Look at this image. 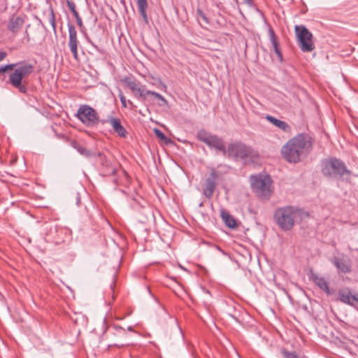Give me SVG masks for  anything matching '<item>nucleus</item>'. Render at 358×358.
<instances>
[{"instance_id":"f257e3e1","label":"nucleus","mask_w":358,"mask_h":358,"mask_svg":"<svg viewBox=\"0 0 358 358\" xmlns=\"http://www.w3.org/2000/svg\"><path fill=\"white\" fill-rule=\"evenodd\" d=\"M312 148V138L308 134L302 133L290 138L281 148L280 153L286 162L296 164L305 159Z\"/></svg>"},{"instance_id":"f03ea898","label":"nucleus","mask_w":358,"mask_h":358,"mask_svg":"<svg viewBox=\"0 0 358 358\" xmlns=\"http://www.w3.org/2000/svg\"><path fill=\"white\" fill-rule=\"evenodd\" d=\"M303 210L298 207L286 206L278 208L273 214L274 220L278 226L283 231H289L294 226L298 217H300Z\"/></svg>"},{"instance_id":"7ed1b4c3","label":"nucleus","mask_w":358,"mask_h":358,"mask_svg":"<svg viewBox=\"0 0 358 358\" xmlns=\"http://www.w3.org/2000/svg\"><path fill=\"white\" fill-rule=\"evenodd\" d=\"M16 64V68L14 71L10 73L8 83L13 87L17 89L20 93L26 94L27 92V88L22 84V79L24 77L29 76L34 72V66L24 61Z\"/></svg>"},{"instance_id":"20e7f679","label":"nucleus","mask_w":358,"mask_h":358,"mask_svg":"<svg viewBox=\"0 0 358 358\" xmlns=\"http://www.w3.org/2000/svg\"><path fill=\"white\" fill-rule=\"evenodd\" d=\"M321 171L324 176L329 178H335L351 174V171L348 169L345 163L336 157L323 159L321 162Z\"/></svg>"},{"instance_id":"39448f33","label":"nucleus","mask_w":358,"mask_h":358,"mask_svg":"<svg viewBox=\"0 0 358 358\" xmlns=\"http://www.w3.org/2000/svg\"><path fill=\"white\" fill-rule=\"evenodd\" d=\"M251 187L255 194L262 200H268L273 192L272 180L269 176H251Z\"/></svg>"},{"instance_id":"423d86ee","label":"nucleus","mask_w":358,"mask_h":358,"mask_svg":"<svg viewBox=\"0 0 358 358\" xmlns=\"http://www.w3.org/2000/svg\"><path fill=\"white\" fill-rule=\"evenodd\" d=\"M75 116L89 128L96 127L100 122V118L96 110L87 104L80 105Z\"/></svg>"},{"instance_id":"0eeeda50","label":"nucleus","mask_w":358,"mask_h":358,"mask_svg":"<svg viewBox=\"0 0 358 358\" xmlns=\"http://www.w3.org/2000/svg\"><path fill=\"white\" fill-rule=\"evenodd\" d=\"M196 138L199 141L206 143L209 148L221 152L224 155H227L225 144L222 138L218 136L207 132L204 129H201L197 132Z\"/></svg>"},{"instance_id":"6e6552de","label":"nucleus","mask_w":358,"mask_h":358,"mask_svg":"<svg viewBox=\"0 0 358 358\" xmlns=\"http://www.w3.org/2000/svg\"><path fill=\"white\" fill-rule=\"evenodd\" d=\"M295 32L299 48L303 52H310L315 49L313 34L303 25H296Z\"/></svg>"},{"instance_id":"1a4fd4ad","label":"nucleus","mask_w":358,"mask_h":358,"mask_svg":"<svg viewBox=\"0 0 358 358\" xmlns=\"http://www.w3.org/2000/svg\"><path fill=\"white\" fill-rule=\"evenodd\" d=\"M227 154L229 157L244 159L253 156V150L250 146H248L240 141H236L229 144Z\"/></svg>"},{"instance_id":"9d476101","label":"nucleus","mask_w":358,"mask_h":358,"mask_svg":"<svg viewBox=\"0 0 358 358\" xmlns=\"http://www.w3.org/2000/svg\"><path fill=\"white\" fill-rule=\"evenodd\" d=\"M45 238L47 241L59 245L64 241L68 230L58 226L55 223H50L46 227Z\"/></svg>"},{"instance_id":"9b49d317","label":"nucleus","mask_w":358,"mask_h":358,"mask_svg":"<svg viewBox=\"0 0 358 358\" xmlns=\"http://www.w3.org/2000/svg\"><path fill=\"white\" fill-rule=\"evenodd\" d=\"M122 82L131 91L134 97L141 100L142 101H145L148 100V96L150 94H147V92H151V90H144L143 87L140 86L139 83H138L135 79H133L130 77H125L122 80Z\"/></svg>"},{"instance_id":"f8f14e48","label":"nucleus","mask_w":358,"mask_h":358,"mask_svg":"<svg viewBox=\"0 0 358 358\" xmlns=\"http://www.w3.org/2000/svg\"><path fill=\"white\" fill-rule=\"evenodd\" d=\"M27 15L24 14H13L10 16L6 27L13 34H17L23 27Z\"/></svg>"},{"instance_id":"ddd939ff","label":"nucleus","mask_w":358,"mask_h":358,"mask_svg":"<svg viewBox=\"0 0 358 358\" xmlns=\"http://www.w3.org/2000/svg\"><path fill=\"white\" fill-rule=\"evenodd\" d=\"M68 31H69V41L68 45L69 48L74 57L75 59H78V45L80 42L78 38L77 31L74 27V25L71 23H68Z\"/></svg>"},{"instance_id":"4468645a","label":"nucleus","mask_w":358,"mask_h":358,"mask_svg":"<svg viewBox=\"0 0 358 358\" xmlns=\"http://www.w3.org/2000/svg\"><path fill=\"white\" fill-rule=\"evenodd\" d=\"M331 262L342 273H349L352 271L351 260L344 254H342L341 256L334 257L331 259Z\"/></svg>"},{"instance_id":"2eb2a0df","label":"nucleus","mask_w":358,"mask_h":358,"mask_svg":"<svg viewBox=\"0 0 358 358\" xmlns=\"http://www.w3.org/2000/svg\"><path fill=\"white\" fill-rule=\"evenodd\" d=\"M339 300L345 304L354 306L358 303V292H352L349 287H344L338 290Z\"/></svg>"},{"instance_id":"dca6fc26","label":"nucleus","mask_w":358,"mask_h":358,"mask_svg":"<svg viewBox=\"0 0 358 358\" xmlns=\"http://www.w3.org/2000/svg\"><path fill=\"white\" fill-rule=\"evenodd\" d=\"M217 178V173L216 171H213L210 173V177L206 180L205 188L203 189V194L208 199H210L213 194L216 187Z\"/></svg>"},{"instance_id":"f3484780","label":"nucleus","mask_w":358,"mask_h":358,"mask_svg":"<svg viewBox=\"0 0 358 358\" xmlns=\"http://www.w3.org/2000/svg\"><path fill=\"white\" fill-rule=\"evenodd\" d=\"M310 279L313 280L315 285L322 290H323L327 295L332 294L329 287V282L327 279L319 274L311 273Z\"/></svg>"},{"instance_id":"a211bd4d","label":"nucleus","mask_w":358,"mask_h":358,"mask_svg":"<svg viewBox=\"0 0 358 358\" xmlns=\"http://www.w3.org/2000/svg\"><path fill=\"white\" fill-rule=\"evenodd\" d=\"M109 124L112 127L113 131L121 138H126L127 136V131L126 129L122 125L121 121L118 117L114 116H109Z\"/></svg>"},{"instance_id":"6ab92c4d","label":"nucleus","mask_w":358,"mask_h":358,"mask_svg":"<svg viewBox=\"0 0 358 358\" xmlns=\"http://www.w3.org/2000/svg\"><path fill=\"white\" fill-rule=\"evenodd\" d=\"M266 119L273 125L278 127L279 129L284 132L289 133L291 131V127L285 121L277 119L271 115H266Z\"/></svg>"},{"instance_id":"aec40b11","label":"nucleus","mask_w":358,"mask_h":358,"mask_svg":"<svg viewBox=\"0 0 358 358\" xmlns=\"http://www.w3.org/2000/svg\"><path fill=\"white\" fill-rule=\"evenodd\" d=\"M72 148H73L76 151L81 155L82 156L86 158H91L96 155V152H93L86 148L85 146L82 145L80 143L76 141H71L70 143Z\"/></svg>"},{"instance_id":"412c9836","label":"nucleus","mask_w":358,"mask_h":358,"mask_svg":"<svg viewBox=\"0 0 358 358\" xmlns=\"http://www.w3.org/2000/svg\"><path fill=\"white\" fill-rule=\"evenodd\" d=\"M147 94H150L149 96H150V100L157 101V104L159 106H165L168 105L167 100L160 94L152 90L151 92H147ZM148 101H150V99H148Z\"/></svg>"},{"instance_id":"4be33fe9","label":"nucleus","mask_w":358,"mask_h":358,"mask_svg":"<svg viewBox=\"0 0 358 358\" xmlns=\"http://www.w3.org/2000/svg\"><path fill=\"white\" fill-rule=\"evenodd\" d=\"M221 217L225 224L230 228H234L236 223L235 219L225 210H222L220 213Z\"/></svg>"},{"instance_id":"5701e85b","label":"nucleus","mask_w":358,"mask_h":358,"mask_svg":"<svg viewBox=\"0 0 358 358\" xmlns=\"http://www.w3.org/2000/svg\"><path fill=\"white\" fill-rule=\"evenodd\" d=\"M269 34H270V40L272 43V45L273 47L274 51L276 53V55H278V57H279L280 60L282 61V55L280 49L279 48L277 38H276L273 29H269Z\"/></svg>"},{"instance_id":"b1692460","label":"nucleus","mask_w":358,"mask_h":358,"mask_svg":"<svg viewBox=\"0 0 358 358\" xmlns=\"http://www.w3.org/2000/svg\"><path fill=\"white\" fill-rule=\"evenodd\" d=\"M137 4L138 8V11L140 13L141 16L143 19L148 22V16H147V8H148V2L147 0H137Z\"/></svg>"},{"instance_id":"393cba45","label":"nucleus","mask_w":358,"mask_h":358,"mask_svg":"<svg viewBox=\"0 0 358 358\" xmlns=\"http://www.w3.org/2000/svg\"><path fill=\"white\" fill-rule=\"evenodd\" d=\"M118 96L120 98L122 106L123 108H127V104H129L131 107L134 106L133 102L131 101H130V100H127L126 97L124 96V95L123 94L122 90H119Z\"/></svg>"},{"instance_id":"a878e982","label":"nucleus","mask_w":358,"mask_h":358,"mask_svg":"<svg viewBox=\"0 0 358 358\" xmlns=\"http://www.w3.org/2000/svg\"><path fill=\"white\" fill-rule=\"evenodd\" d=\"M155 134L156 136L163 141L166 143H169L171 142V139L167 138L165 134L159 129H154Z\"/></svg>"},{"instance_id":"bb28decb","label":"nucleus","mask_w":358,"mask_h":358,"mask_svg":"<svg viewBox=\"0 0 358 358\" xmlns=\"http://www.w3.org/2000/svg\"><path fill=\"white\" fill-rule=\"evenodd\" d=\"M113 330V334L117 336H124L125 335V329L118 325H113L110 327Z\"/></svg>"},{"instance_id":"cd10ccee","label":"nucleus","mask_w":358,"mask_h":358,"mask_svg":"<svg viewBox=\"0 0 358 358\" xmlns=\"http://www.w3.org/2000/svg\"><path fill=\"white\" fill-rule=\"evenodd\" d=\"M49 22L50 23V24H51V26L52 27L54 33L56 34V32H57V29H56V19H55V13H54L52 9L50 10V17H49Z\"/></svg>"},{"instance_id":"c85d7f7f","label":"nucleus","mask_w":358,"mask_h":358,"mask_svg":"<svg viewBox=\"0 0 358 358\" xmlns=\"http://www.w3.org/2000/svg\"><path fill=\"white\" fill-rule=\"evenodd\" d=\"M196 15L199 17H200L205 23L210 24L209 19L206 17L203 10L200 8H197Z\"/></svg>"},{"instance_id":"c756f323","label":"nucleus","mask_w":358,"mask_h":358,"mask_svg":"<svg viewBox=\"0 0 358 358\" xmlns=\"http://www.w3.org/2000/svg\"><path fill=\"white\" fill-rule=\"evenodd\" d=\"M17 66V64H10L0 67V74L8 70L13 69Z\"/></svg>"},{"instance_id":"7c9ffc66","label":"nucleus","mask_w":358,"mask_h":358,"mask_svg":"<svg viewBox=\"0 0 358 358\" xmlns=\"http://www.w3.org/2000/svg\"><path fill=\"white\" fill-rule=\"evenodd\" d=\"M282 353L285 358H298L297 355L294 352L282 350Z\"/></svg>"},{"instance_id":"2f4dec72","label":"nucleus","mask_w":358,"mask_h":358,"mask_svg":"<svg viewBox=\"0 0 358 358\" xmlns=\"http://www.w3.org/2000/svg\"><path fill=\"white\" fill-rule=\"evenodd\" d=\"M157 87L166 92L167 90L166 85L161 80L157 79V84L156 85Z\"/></svg>"},{"instance_id":"473e14b6","label":"nucleus","mask_w":358,"mask_h":358,"mask_svg":"<svg viewBox=\"0 0 358 358\" xmlns=\"http://www.w3.org/2000/svg\"><path fill=\"white\" fill-rule=\"evenodd\" d=\"M76 22L78 26L79 27L81 32L85 31V28L84 27L82 18L80 17L79 18L76 19Z\"/></svg>"},{"instance_id":"72a5a7b5","label":"nucleus","mask_w":358,"mask_h":358,"mask_svg":"<svg viewBox=\"0 0 358 358\" xmlns=\"http://www.w3.org/2000/svg\"><path fill=\"white\" fill-rule=\"evenodd\" d=\"M66 3H67L69 8L71 10V12H74L75 10H76V5L72 1L67 0Z\"/></svg>"},{"instance_id":"f704fd0d","label":"nucleus","mask_w":358,"mask_h":358,"mask_svg":"<svg viewBox=\"0 0 358 358\" xmlns=\"http://www.w3.org/2000/svg\"><path fill=\"white\" fill-rule=\"evenodd\" d=\"M75 198H76V203L78 206H79L81 203V199H80V195L79 193H76V196H75Z\"/></svg>"},{"instance_id":"c9c22d12","label":"nucleus","mask_w":358,"mask_h":358,"mask_svg":"<svg viewBox=\"0 0 358 358\" xmlns=\"http://www.w3.org/2000/svg\"><path fill=\"white\" fill-rule=\"evenodd\" d=\"M106 123H109V116L108 117L107 119H103V120H101L100 119V122L99 124H105Z\"/></svg>"},{"instance_id":"e433bc0d","label":"nucleus","mask_w":358,"mask_h":358,"mask_svg":"<svg viewBox=\"0 0 358 358\" xmlns=\"http://www.w3.org/2000/svg\"><path fill=\"white\" fill-rule=\"evenodd\" d=\"M6 57L5 52H0V62L2 61Z\"/></svg>"},{"instance_id":"4c0bfd02","label":"nucleus","mask_w":358,"mask_h":358,"mask_svg":"<svg viewBox=\"0 0 358 358\" xmlns=\"http://www.w3.org/2000/svg\"><path fill=\"white\" fill-rule=\"evenodd\" d=\"M243 1H244V3H245L246 4H248L250 6H253L252 0H243Z\"/></svg>"},{"instance_id":"58836bf2","label":"nucleus","mask_w":358,"mask_h":358,"mask_svg":"<svg viewBox=\"0 0 358 358\" xmlns=\"http://www.w3.org/2000/svg\"><path fill=\"white\" fill-rule=\"evenodd\" d=\"M71 13H72L73 15L75 17L76 20L80 17L77 10H75L74 12H71Z\"/></svg>"},{"instance_id":"ea45409f","label":"nucleus","mask_w":358,"mask_h":358,"mask_svg":"<svg viewBox=\"0 0 358 358\" xmlns=\"http://www.w3.org/2000/svg\"><path fill=\"white\" fill-rule=\"evenodd\" d=\"M89 42L96 50H99V48L98 45H95L91 41H89Z\"/></svg>"},{"instance_id":"a19ab883","label":"nucleus","mask_w":358,"mask_h":358,"mask_svg":"<svg viewBox=\"0 0 358 358\" xmlns=\"http://www.w3.org/2000/svg\"><path fill=\"white\" fill-rule=\"evenodd\" d=\"M115 346L118 347V348H121V347H123L125 345L122 343V344H115Z\"/></svg>"},{"instance_id":"79ce46f5","label":"nucleus","mask_w":358,"mask_h":358,"mask_svg":"<svg viewBox=\"0 0 358 358\" xmlns=\"http://www.w3.org/2000/svg\"><path fill=\"white\" fill-rule=\"evenodd\" d=\"M127 330L129 331H134V328L132 327H128Z\"/></svg>"},{"instance_id":"37998d69","label":"nucleus","mask_w":358,"mask_h":358,"mask_svg":"<svg viewBox=\"0 0 358 358\" xmlns=\"http://www.w3.org/2000/svg\"><path fill=\"white\" fill-rule=\"evenodd\" d=\"M110 172H111L112 173H115V169H114V168H113V167H111V168H110Z\"/></svg>"},{"instance_id":"c03bdc74","label":"nucleus","mask_w":358,"mask_h":358,"mask_svg":"<svg viewBox=\"0 0 358 358\" xmlns=\"http://www.w3.org/2000/svg\"><path fill=\"white\" fill-rule=\"evenodd\" d=\"M236 3H238V0H234Z\"/></svg>"},{"instance_id":"a18cd8bd","label":"nucleus","mask_w":358,"mask_h":358,"mask_svg":"<svg viewBox=\"0 0 358 358\" xmlns=\"http://www.w3.org/2000/svg\"><path fill=\"white\" fill-rule=\"evenodd\" d=\"M357 252H358V249H357Z\"/></svg>"}]
</instances>
